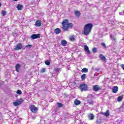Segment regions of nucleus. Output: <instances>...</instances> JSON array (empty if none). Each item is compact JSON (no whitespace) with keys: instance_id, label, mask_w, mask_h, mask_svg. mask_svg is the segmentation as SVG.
<instances>
[{"instance_id":"obj_36","label":"nucleus","mask_w":124,"mask_h":124,"mask_svg":"<svg viewBox=\"0 0 124 124\" xmlns=\"http://www.w3.org/2000/svg\"><path fill=\"white\" fill-rule=\"evenodd\" d=\"M113 40L115 41V40H116V38H113Z\"/></svg>"},{"instance_id":"obj_19","label":"nucleus","mask_w":124,"mask_h":124,"mask_svg":"<svg viewBox=\"0 0 124 124\" xmlns=\"http://www.w3.org/2000/svg\"><path fill=\"white\" fill-rule=\"evenodd\" d=\"M88 118L90 120H93L94 119V115L93 113H90L88 115Z\"/></svg>"},{"instance_id":"obj_16","label":"nucleus","mask_w":124,"mask_h":124,"mask_svg":"<svg viewBox=\"0 0 124 124\" xmlns=\"http://www.w3.org/2000/svg\"><path fill=\"white\" fill-rule=\"evenodd\" d=\"M20 68H21V65L19 63H17L16 65V72H19V71H20Z\"/></svg>"},{"instance_id":"obj_21","label":"nucleus","mask_w":124,"mask_h":124,"mask_svg":"<svg viewBox=\"0 0 124 124\" xmlns=\"http://www.w3.org/2000/svg\"><path fill=\"white\" fill-rule=\"evenodd\" d=\"M124 98V95H122L121 96H119L118 97V102H120V101H122Z\"/></svg>"},{"instance_id":"obj_20","label":"nucleus","mask_w":124,"mask_h":124,"mask_svg":"<svg viewBox=\"0 0 124 124\" xmlns=\"http://www.w3.org/2000/svg\"><path fill=\"white\" fill-rule=\"evenodd\" d=\"M61 44L62 46H66L67 45V42L65 40H63L61 42Z\"/></svg>"},{"instance_id":"obj_11","label":"nucleus","mask_w":124,"mask_h":124,"mask_svg":"<svg viewBox=\"0 0 124 124\" xmlns=\"http://www.w3.org/2000/svg\"><path fill=\"white\" fill-rule=\"evenodd\" d=\"M41 25H42V23L41 20H37L35 23V26L36 27H41Z\"/></svg>"},{"instance_id":"obj_8","label":"nucleus","mask_w":124,"mask_h":124,"mask_svg":"<svg viewBox=\"0 0 124 124\" xmlns=\"http://www.w3.org/2000/svg\"><path fill=\"white\" fill-rule=\"evenodd\" d=\"M31 38L32 39H37V38H40V34H33L31 36Z\"/></svg>"},{"instance_id":"obj_32","label":"nucleus","mask_w":124,"mask_h":124,"mask_svg":"<svg viewBox=\"0 0 124 124\" xmlns=\"http://www.w3.org/2000/svg\"><path fill=\"white\" fill-rule=\"evenodd\" d=\"M101 46L104 47V48H106V45L104 43H101Z\"/></svg>"},{"instance_id":"obj_10","label":"nucleus","mask_w":124,"mask_h":124,"mask_svg":"<svg viewBox=\"0 0 124 124\" xmlns=\"http://www.w3.org/2000/svg\"><path fill=\"white\" fill-rule=\"evenodd\" d=\"M118 91H119V88L117 86H114L112 89V92L113 93H117Z\"/></svg>"},{"instance_id":"obj_33","label":"nucleus","mask_w":124,"mask_h":124,"mask_svg":"<svg viewBox=\"0 0 124 124\" xmlns=\"http://www.w3.org/2000/svg\"><path fill=\"white\" fill-rule=\"evenodd\" d=\"M54 71H55L56 72H59V71H60V69H59L58 68H54Z\"/></svg>"},{"instance_id":"obj_26","label":"nucleus","mask_w":124,"mask_h":124,"mask_svg":"<svg viewBox=\"0 0 124 124\" xmlns=\"http://www.w3.org/2000/svg\"><path fill=\"white\" fill-rule=\"evenodd\" d=\"M92 51L93 53H96V52H97V48H96V47H94L93 48Z\"/></svg>"},{"instance_id":"obj_35","label":"nucleus","mask_w":124,"mask_h":124,"mask_svg":"<svg viewBox=\"0 0 124 124\" xmlns=\"http://www.w3.org/2000/svg\"><path fill=\"white\" fill-rule=\"evenodd\" d=\"M88 102L90 104H93V102L92 100H89Z\"/></svg>"},{"instance_id":"obj_27","label":"nucleus","mask_w":124,"mask_h":124,"mask_svg":"<svg viewBox=\"0 0 124 124\" xmlns=\"http://www.w3.org/2000/svg\"><path fill=\"white\" fill-rule=\"evenodd\" d=\"M46 71V69L45 68H42L41 70V73H44V72H45Z\"/></svg>"},{"instance_id":"obj_17","label":"nucleus","mask_w":124,"mask_h":124,"mask_svg":"<svg viewBox=\"0 0 124 124\" xmlns=\"http://www.w3.org/2000/svg\"><path fill=\"white\" fill-rule=\"evenodd\" d=\"M16 8L17 10H19V11L23 10V8H24V6H23V5L21 4H18L16 6Z\"/></svg>"},{"instance_id":"obj_12","label":"nucleus","mask_w":124,"mask_h":124,"mask_svg":"<svg viewBox=\"0 0 124 124\" xmlns=\"http://www.w3.org/2000/svg\"><path fill=\"white\" fill-rule=\"evenodd\" d=\"M84 51H85L87 53V54H91V51H90V49H89V47L87 45H85L84 46Z\"/></svg>"},{"instance_id":"obj_38","label":"nucleus","mask_w":124,"mask_h":124,"mask_svg":"<svg viewBox=\"0 0 124 124\" xmlns=\"http://www.w3.org/2000/svg\"><path fill=\"white\" fill-rule=\"evenodd\" d=\"M14 0V1H17V0Z\"/></svg>"},{"instance_id":"obj_4","label":"nucleus","mask_w":124,"mask_h":124,"mask_svg":"<svg viewBox=\"0 0 124 124\" xmlns=\"http://www.w3.org/2000/svg\"><path fill=\"white\" fill-rule=\"evenodd\" d=\"M30 109L31 112L34 114H36L37 113V111H38V109L34 105H31L30 107Z\"/></svg>"},{"instance_id":"obj_37","label":"nucleus","mask_w":124,"mask_h":124,"mask_svg":"<svg viewBox=\"0 0 124 124\" xmlns=\"http://www.w3.org/2000/svg\"><path fill=\"white\" fill-rule=\"evenodd\" d=\"M0 6H1V3H0Z\"/></svg>"},{"instance_id":"obj_30","label":"nucleus","mask_w":124,"mask_h":124,"mask_svg":"<svg viewBox=\"0 0 124 124\" xmlns=\"http://www.w3.org/2000/svg\"><path fill=\"white\" fill-rule=\"evenodd\" d=\"M45 63L46 64V65H50V61H46L45 62Z\"/></svg>"},{"instance_id":"obj_24","label":"nucleus","mask_w":124,"mask_h":124,"mask_svg":"<svg viewBox=\"0 0 124 124\" xmlns=\"http://www.w3.org/2000/svg\"><path fill=\"white\" fill-rule=\"evenodd\" d=\"M69 40L70 41H75V37H74L73 36H70L69 37Z\"/></svg>"},{"instance_id":"obj_28","label":"nucleus","mask_w":124,"mask_h":124,"mask_svg":"<svg viewBox=\"0 0 124 124\" xmlns=\"http://www.w3.org/2000/svg\"><path fill=\"white\" fill-rule=\"evenodd\" d=\"M6 14V12H5V11H3V10H2L1 15L2 16H5Z\"/></svg>"},{"instance_id":"obj_2","label":"nucleus","mask_w":124,"mask_h":124,"mask_svg":"<svg viewBox=\"0 0 124 124\" xmlns=\"http://www.w3.org/2000/svg\"><path fill=\"white\" fill-rule=\"evenodd\" d=\"M93 23H87L85 24L83 28V33L84 35H89L92 30H93Z\"/></svg>"},{"instance_id":"obj_13","label":"nucleus","mask_w":124,"mask_h":124,"mask_svg":"<svg viewBox=\"0 0 124 124\" xmlns=\"http://www.w3.org/2000/svg\"><path fill=\"white\" fill-rule=\"evenodd\" d=\"M54 33L56 34H60L61 32H62V30L60 29V28H56L54 31Z\"/></svg>"},{"instance_id":"obj_1","label":"nucleus","mask_w":124,"mask_h":124,"mask_svg":"<svg viewBox=\"0 0 124 124\" xmlns=\"http://www.w3.org/2000/svg\"><path fill=\"white\" fill-rule=\"evenodd\" d=\"M62 30L63 31H67L69 29L73 28V24L69 23L68 19L64 18L62 22Z\"/></svg>"},{"instance_id":"obj_14","label":"nucleus","mask_w":124,"mask_h":124,"mask_svg":"<svg viewBox=\"0 0 124 124\" xmlns=\"http://www.w3.org/2000/svg\"><path fill=\"white\" fill-rule=\"evenodd\" d=\"M99 58L101 61H103V62H105L106 61V57H105V56H104L103 54H100Z\"/></svg>"},{"instance_id":"obj_3","label":"nucleus","mask_w":124,"mask_h":124,"mask_svg":"<svg viewBox=\"0 0 124 124\" xmlns=\"http://www.w3.org/2000/svg\"><path fill=\"white\" fill-rule=\"evenodd\" d=\"M78 88L81 91V92H86V91L89 90L88 85L85 83L81 84Z\"/></svg>"},{"instance_id":"obj_29","label":"nucleus","mask_w":124,"mask_h":124,"mask_svg":"<svg viewBox=\"0 0 124 124\" xmlns=\"http://www.w3.org/2000/svg\"><path fill=\"white\" fill-rule=\"evenodd\" d=\"M16 93L17 94H22V91L20 90H18L17 91H16Z\"/></svg>"},{"instance_id":"obj_7","label":"nucleus","mask_w":124,"mask_h":124,"mask_svg":"<svg viewBox=\"0 0 124 124\" xmlns=\"http://www.w3.org/2000/svg\"><path fill=\"white\" fill-rule=\"evenodd\" d=\"M22 48H23L22 43H18L16 46V47L14 48V50L15 51H18L19 50H21Z\"/></svg>"},{"instance_id":"obj_23","label":"nucleus","mask_w":124,"mask_h":124,"mask_svg":"<svg viewBox=\"0 0 124 124\" xmlns=\"http://www.w3.org/2000/svg\"><path fill=\"white\" fill-rule=\"evenodd\" d=\"M81 80H86V74H83L81 76Z\"/></svg>"},{"instance_id":"obj_15","label":"nucleus","mask_w":124,"mask_h":124,"mask_svg":"<svg viewBox=\"0 0 124 124\" xmlns=\"http://www.w3.org/2000/svg\"><path fill=\"white\" fill-rule=\"evenodd\" d=\"M74 103L75 105H76V106H78V105H80L81 104V102L80 100L76 99L74 100Z\"/></svg>"},{"instance_id":"obj_9","label":"nucleus","mask_w":124,"mask_h":124,"mask_svg":"<svg viewBox=\"0 0 124 124\" xmlns=\"http://www.w3.org/2000/svg\"><path fill=\"white\" fill-rule=\"evenodd\" d=\"M101 115H103L106 117H109L110 116V112H109V110H107L106 112H100Z\"/></svg>"},{"instance_id":"obj_5","label":"nucleus","mask_w":124,"mask_h":124,"mask_svg":"<svg viewBox=\"0 0 124 124\" xmlns=\"http://www.w3.org/2000/svg\"><path fill=\"white\" fill-rule=\"evenodd\" d=\"M23 102H24V100H23L22 98H20L17 100L16 102H14L13 104L14 105V106H19V105H21Z\"/></svg>"},{"instance_id":"obj_25","label":"nucleus","mask_w":124,"mask_h":124,"mask_svg":"<svg viewBox=\"0 0 124 124\" xmlns=\"http://www.w3.org/2000/svg\"><path fill=\"white\" fill-rule=\"evenodd\" d=\"M58 106L59 108H62V107H63V105L61 103L57 102Z\"/></svg>"},{"instance_id":"obj_31","label":"nucleus","mask_w":124,"mask_h":124,"mask_svg":"<svg viewBox=\"0 0 124 124\" xmlns=\"http://www.w3.org/2000/svg\"><path fill=\"white\" fill-rule=\"evenodd\" d=\"M101 123V119L96 120V124H99Z\"/></svg>"},{"instance_id":"obj_6","label":"nucleus","mask_w":124,"mask_h":124,"mask_svg":"<svg viewBox=\"0 0 124 124\" xmlns=\"http://www.w3.org/2000/svg\"><path fill=\"white\" fill-rule=\"evenodd\" d=\"M101 89H102V87L98 85H94L93 87V90L94 92H98V91H100Z\"/></svg>"},{"instance_id":"obj_22","label":"nucleus","mask_w":124,"mask_h":124,"mask_svg":"<svg viewBox=\"0 0 124 124\" xmlns=\"http://www.w3.org/2000/svg\"><path fill=\"white\" fill-rule=\"evenodd\" d=\"M88 71V69L86 68H83L82 70H81V72H83L84 73H87Z\"/></svg>"},{"instance_id":"obj_18","label":"nucleus","mask_w":124,"mask_h":124,"mask_svg":"<svg viewBox=\"0 0 124 124\" xmlns=\"http://www.w3.org/2000/svg\"><path fill=\"white\" fill-rule=\"evenodd\" d=\"M75 15L78 18H79L81 15V13H80V11L77 10L75 11Z\"/></svg>"},{"instance_id":"obj_34","label":"nucleus","mask_w":124,"mask_h":124,"mask_svg":"<svg viewBox=\"0 0 124 124\" xmlns=\"http://www.w3.org/2000/svg\"><path fill=\"white\" fill-rule=\"evenodd\" d=\"M26 48H28L29 47L30 48H31L32 47V45H27L26 46Z\"/></svg>"}]
</instances>
